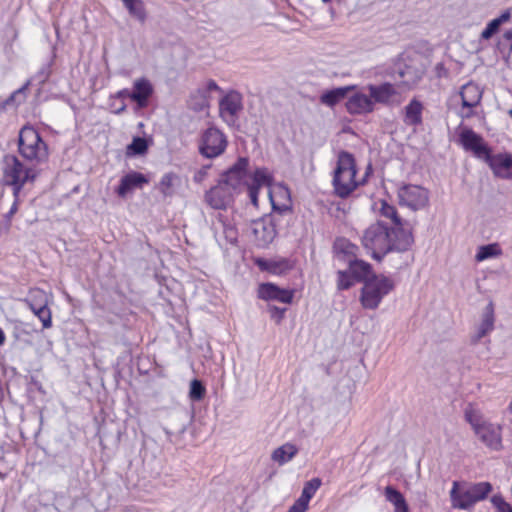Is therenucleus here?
<instances>
[{
    "label": "nucleus",
    "instance_id": "1",
    "mask_svg": "<svg viewBox=\"0 0 512 512\" xmlns=\"http://www.w3.org/2000/svg\"><path fill=\"white\" fill-rule=\"evenodd\" d=\"M361 242L373 259L381 261L392 251H407L413 244L414 238L413 234L407 232H402L400 235L392 233L385 223L378 221L364 231Z\"/></svg>",
    "mask_w": 512,
    "mask_h": 512
},
{
    "label": "nucleus",
    "instance_id": "2",
    "mask_svg": "<svg viewBox=\"0 0 512 512\" xmlns=\"http://www.w3.org/2000/svg\"><path fill=\"white\" fill-rule=\"evenodd\" d=\"M356 174L357 167L353 154L341 151L338 154L332 179L334 193L337 197L346 199L362 185V182L356 180Z\"/></svg>",
    "mask_w": 512,
    "mask_h": 512
},
{
    "label": "nucleus",
    "instance_id": "3",
    "mask_svg": "<svg viewBox=\"0 0 512 512\" xmlns=\"http://www.w3.org/2000/svg\"><path fill=\"white\" fill-rule=\"evenodd\" d=\"M490 482H459L454 481L450 490L452 507L461 510H471L473 506L485 500L492 492Z\"/></svg>",
    "mask_w": 512,
    "mask_h": 512
},
{
    "label": "nucleus",
    "instance_id": "4",
    "mask_svg": "<svg viewBox=\"0 0 512 512\" xmlns=\"http://www.w3.org/2000/svg\"><path fill=\"white\" fill-rule=\"evenodd\" d=\"M35 165L24 164L15 155H5L3 158V179L6 185L11 186L13 195L19 198V194L28 182H33L37 176Z\"/></svg>",
    "mask_w": 512,
    "mask_h": 512
},
{
    "label": "nucleus",
    "instance_id": "5",
    "mask_svg": "<svg viewBox=\"0 0 512 512\" xmlns=\"http://www.w3.org/2000/svg\"><path fill=\"white\" fill-rule=\"evenodd\" d=\"M18 151L32 165L42 163L48 157L46 143L39 132L30 125L23 126L19 131Z\"/></svg>",
    "mask_w": 512,
    "mask_h": 512
},
{
    "label": "nucleus",
    "instance_id": "6",
    "mask_svg": "<svg viewBox=\"0 0 512 512\" xmlns=\"http://www.w3.org/2000/svg\"><path fill=\"white\" fill-rule=\"evenodd\" d=\"M395 287L393 279L384 274H372L365 281L360 293V303L364 309L375 310L382 299Z\"/></svg>",
    "mask_w": 512,
    "mask_h": 512
},
{
    "label": "nucleus",
    "instance_id": "7",
    "mask_svg": "<svg viewBox=\"0 0 512 512\" xmlns=\"http://www.w3.org/2000/svg\"><path fill=\"white\" fill-rule=\"evenodd\" d=\"M269 195L270 198H272L271 193H269ZM271 203L274 214L259 218L251 223V230L259 247H266L275 239L277 235L276 214L283 215L291 213L289 206H278L273 199H271Z\"/></svg>",
    "mask_w": 512,
    "mask_h": 512
},
{
    "label": "nucleus",
    "instance_id": "8",
    "mask_svg": "<svg viewBox=\"0 0 512 512\" xmlns=\"http://www.w3.org/2000/svg\"><path fill=\"white\" fill-rule=\"evenodd\" d=\"M227 144V138L221 130L216 127H209L200 136L198 151L203 157L213 159L225 152Z\"/></svg>",
    "mask_w": 512,
    "mask_h": 512
},
{
    "label": "nucleus",
    "instance_id": "9",
    "mask_svg": "<svg viewBox=\"0 0 512 512\" xmlns=\"http://www.w3.org/2000/svg\"><path fill=\"white\" fill-rule=\"evenodd\" d=\"M248 167L249 159L239 157L231 167L221 174L219 179L237 193L252 181L253 174L248 172Z\"/></svg>",
    "mask_w": 512,
    "mask_h": 512
},
{
    "label": "nucleus",
    "instance_id": "10",
    "mask_svg": "<svg viewBox=\"0 0 512 512\" xmlns=\"http://www.w3.org/2000/svg\"><path fill=\"white\" fill-rule=\"evenodd\" d=\"M398 199L401 206L412 211L420 210L428 204L429 192L427 189L413 184H406L398 189Z\"/></svg>",
    "mask_w": 512,
    "mask_h": 512
},
{
    "label": "nucleus",
    "instance_id": "11",
    "mask_svg": "<svg viewBox=\"0 0 512 512\" xmlns=\"http://www.w3.org/2000/svg\"><path fill=\"white\" fill-rule=\"evenodd\" d=\"M25 303L34 315L42 322L44 329L52 326L51 310L48 308V301L43 291H31L28 298L25 299Z\"/></svg>",
    "mask_w": 512,
    "mask_h": 512
},
{
    "label": "nucleus",
    "instance_id": "12",
    "mask_svg": "<svg viewBox=\"0 0 512 512\" xmlns=\"http://www.w3.org/2000/svg\"><path fill=\"white\" fill-rule=\"evenodd\" d=\"M479 441L491 451H501L502 443V426L487 421L474 431Z\"/></svg>",
    "mask_w": 512,
    "mask_h": 512
},
{
    "label": "nucleus",
    "instance_id": "13",
    "mask_svg": "<svg viewBox=\"0 0 512 512\" xmlns=\"http://www.w3.org/2000/svg\"><path fill=\"white\" fill-rule=\"evenodd\" d=\"M234 194L232 188L219 179L217 185L206 191L204 198L211 208L221 210L226 209L233 201Z\"/></svg>",
    "mask_w": 512,
    "mask_h": 512
},
{
    "label": "nucleus",
    "instance_id": "14",
    "mask_svg": "<svg viewBox=\"0 0 512 512\" xmlns=\"http://www.w3.org/2000/svg\"><path fill=\"white\" fill-rule=\"evenodd\" d=\"M255 265L263 272L273 275H285L295 266V261L291 258L274 257L270 259L258 257L254 260Z\"/></svg>",
    "mask_w": 512,
    "mask_h": 512
},
{
    "label": "nucleus",
    "instance_id": "15",
    "mask_svg": "<svg viewBox=\"0 0 512 512\" xmlns=\"http://www.w3.org/2000/svg\"><path fill=\"white\" fill-rule=\"evenodd\" d=\"M495 177L512 180V154L508 152L490 154L485 161Z\"/></svg>",
    "mask_w": 512,
    "mask_h": 512
},
{
    "label": "nucleus",
    "instance_id": "16",
    "mask_svg": "<svg viewBox=\"0 0 512 512\" xmlns=\"http://www.w3.org/2000/svg\"><path fill=\"white\" fill-rule=\"evenodd\" d=\"M214 238L219 246L235 245L238 240L237 228L228 220L219 217L212 223Z\"/></svg>",
    "mask_w": 512,
    "mask_h": 512
},
{
    "label": "nucleus",
    "instance_id": "17",
    "mask_svg": "<svg viewBox=\"0 0 512 512\" xmlns=\"http://www.w3.org/2000/svg\"><path fill=\"white\" fill-rule=\"evenodd\" d=\"M460 141L464 149L472 151L477 157H483L485 161L491 154V150L483 138L472 129L463 130L460 134Z\"/></svg>",
    "mask_w": 512,
    "mask_h": 512
},
{
    "label": "nucleus",
    "instance_id": "18",
    "mask_svg": "<svg viewBox=\"0 0 512 512\" xmlns=\"http://www.w3.org/2000/svg\"><path fill=\"white\" fill-rule=\"evenodd\" d=\"M398 87L399 85L383 82L380 84H369L367 90L374 104L390 105L394 102V98L399 95Z\"/></svg>",
    "mask_w": 512,
    "mask_h": 512
},
{
    "label": "nucleus",
    "instance_id": "19",
    "mask_svg": "<svg viewBox=\"0 0 512 512\" xmlns=\"http://www.w3.org/2000/svg\"><path fill=\"white\" fill-rule=\"evenodd\" d=\"M258 296L263 300H273L285 304H290L293 301L294 291L284 289L274 283L267 282L259 285Z\"/></svg>",
    "mask_w": 512,
    "mask_h": 512
},
{
    "label": "nucleus",
    "instance_id": "20",
    "mask_svg": "<svg viewBox=\"0 0 512 512\" xmlns=\"http://www.w3.org/2000/svg\"><path fill=\"white\" fill-rule=\"evenodd\" d=\"M459 95L463 109H467L466 112L461 113V117L469 118L473 114L471 109L476 107L481 101L482 91L477 84L469 82L462 86Z\"/></svg>",
    "mask_w": 512,
    "mask_h": 512
},
{
    "label": "nucleus",
    "instance_id": "21",
    "mask_svg": "<svg viewBox=\"0 0 512 512\" xmlns=\"http://www.w3.org/2000/svg\"><path fill=\"white\" fill-rule=\"evenodd\" d=\"M148 182V178L143 173L131 171L120 179L115 192L119 197L124 198L128 193L134 189H141Z\"/></svg>",
    "mask_w": 512,
    "mask_h": 512
},
{
    "label": "nucleus",
    "instance_id": "22",
    "mask_svg": "<svg viewBox=\"0 0 512 512\" xmlns=\"http://www.w3.org/2000/svg\"><path fill=\"white\" fill-rule=\"evenodd\" d=\"M242 109V96L236 91H230L219 102L220 115L224 119L228 115L232 122L235 121V118Z\"/></svg>",
    "mask_w": 512,
    "mask_h": 512
},
{
    "label": "nucleus",
    "instance_id": "23",
    "mask_svg": "<svg viewBox=\"0 0 512 512\" xmlns=\"http://www.w3.org/2000/svg\"><path fill=\"white\" fill-rule=\"evenodd\" d=\"M381 216L390 219L392 221V226L389 227L392 230V233H397L400 235L402 232H407L408 234H412V228L408 221L403 220L398 212L397 209L387 203L386 201H382L381 203V209H380Z\"/></svg>",
    "mask_w": 512,
    "mask_h": 512
},
{
    "label": "nucleus",
    "instance_id": "24",
    "mask_svg": "<svg viewBox=\"0 0 512 512\" xmlns=\"http://www.w3.org/2000/svg\"><path fill=\"white\" fill-rule=\"evenodd\" d=\"M154 92L151 82L146 78L136 79L133 83V90L131 92V100L134 101L138 108H146L149 99Z\"/></svg>",
    "mask_w": 512,
    "mask_h": 512
},
{
    "label": "nucleus",
    "instance_id": "25",
    "mask_svg": "<svg viewBox=\"0 0 512 512\" xmlns=\"http://www.w3.org/2000/svg\"><path fill=\"white\" fill-rule=\"evenodd\" d=\"M346 109L352 115L371 113L374 110V102L370 95L355 93L346 102Z\"/></svg>",
    "mask_w": 512,
    "mask_h": 512
},
{
    "label": "nucleus",
    "instance_id": "26",
    "mask_svg": "<svg viewBox=\"0 0 512 512\" xmlns=\"http://www.w3.org/2000/svg\"><path fill=\"white\" fill-rule=\"evenodd\" d=\"M270 182H271V178L265 169L257 168L254 171L252 181L245 187L248 190V194H249L251 203L254 206L258 205L259 189L262 186H269Z\"/></svg>",
    "mask_w": 512,
    "mask_h": 512
},
{
    "label": "nucleus",
    "instance_id": "27",
    "mask_svg": "<svg viewBox=\"0 0 512 512\" xmlns=\"http://www.w3.org/2000/svg\"><path fill=\"white\" fill-rule=\"evenodd\" d=\"M346 262L348 263V271L350 272L352 278L355 281L363 282L371 277L373 273L372 266L361 259L358 258H349L346 259Z\"/></svg>",
    "mask_w": 512,
    "mask_h": 512
},
{
    "label": "nucleus",
    "instance_id": "28",
    "mask_svg": "<svg viewBox=\"0 0 512 512\" xmlns=\"http://www.w3.org/2000/svg\"><path fill=\"white\" fill-rule=\"evenodd\" d=\"M494 329V307L490 302L484 309L482 321L477 333L472 337V342L477 343Z\"/></svg>",
    "mask_w": 512,
    "mask_h": 512
},
{
    "label": "nucleus",
    "instance_id": "29",
    "mask_svg": "<svg viewBox=\"0 0 512 512\" xmlns=\"http://www.w3.org/2000/svg\"><path fill=\"white\" fill-rule=\"evenodd\" d=\"M423 109V104L416 98H413L404 109V123L414 127L421 125Z\"/></svg>",
    "mask_w": 512,
    "mask_h": 512
},
{
    "label": "nucleus",
    "instance_id": "30",
    "mask_svg": "<svg viewBox=\"0 0 512 512\" xmlns=\"http://www.w3.org/2000/svg\"><path fill=\"white\" fill-rule=\"evenodd\" d=\"M353 88L354 86H344L324 91L320 96V101L324 105L333 107L342 99H344L347 96L348 92L351 91Z\"/></svg>",
    "mask_w": 512,
    "mask_h": 512
},
{
    "label": "nucleus",
    "instance_id": "31",
    "mask_svg": "<svg viewBox=\"0 0 512 512\" xmlns=\"http://www.w3.org/2000/svg\"><path fill=\"white\" fill-rule=\"evenodd\" d=\"M511 19V11L505 10L499 17L491 20L481 32V39H491L500 29L501 25L508 22Z\"/></svg>",
    "mask_w": 512,
    "mask_h": 512
},
{
    "label": "nucleus",
    "instance_id": "32",
    "mask_svg": "<svg viewBox=\"0 0 512 512\" xmlns=\"http://www.w3.org/2000/svg\"><path fill=\"white\" fill-rule=\"evenodd\" d=\"M386 500L393 504L395 512H409V506L404 496L393 486L385 487Z\"/></svg>",
    "mask_w": 512,
    "mask_h": 512
},
{
    "label": "nucleus",
    "instance_id": "33",
    "mask_svg": "<svg viewBox=\"0 0 512 512\" xmlns=\"http://www.w3.org/2000/svg\"><path fill=\"white\" fill-rule=\"evenodd\" d=\"M297 452L298 449L295 445L286 443L273 451L272 459L282 465L292 460Z\"/></svg>",
    "mask_w": 512,
    "mask_h": 512
},
{
    "label": "nucleus",
    "instance_id": "34",
    "mask_svg": "<svg viewBox=\"0 0 512 512\" xmlns=\"http://www.w3.org/2000/svg\"><path fill=\"white\" fill-rule=\"evenodd\" d=\"M209 98L210 96H207V90H202L199 87L191 94L189 105L191 109L196 112L203 111L205 108L209 107Z\"/></svg>",
    "mask_w": 512,
    "mask_h": 512
},
{
    "label": "nucleus",
    "instance_id": "35",
    "mask_svg": "<svg viewBox=\"0 0 512 512\" xmlns=\"http://www.w3.org/2000/svg\"><path fill=\"white\" fill-rule=\"evenodd\" d=\"M129 14L141 23L146 20V11L142 0H122Z\"/></svg>",
    "mask_w": 512,
    "mask_h": 512
},
{
    "label": "nucleus",
    "instance_id": "36",
    "mask_svg": "<svg viewBox=\"0 0 512 512\" xmlns=\"http://www.w3.org/2000/svg\"><path fill=\"white\" fill-rule=\"evenodd\" d=\"M502 254V250L498 243H490L487 245H482L478 248V251L475 255V259L477 262H482L484 260L498 257Z\"/></svg>",
    "mask_w": 512,
    "mask_h": 512
},
{
    "label": "nucleus",
    "instance_id": "37",
    "mask_svg": "<svg viewBox=\"0 0 512 512\" xmlns=\"http://www.w3.org/2000/svg\"><path fill=\"white\" fill-rule=\"evenodd\" d=\"M464 418L470 424L473 432L478 429L482 424L486 423L482 413L474 408L472 404H469L464 410Z\"/></svg>",
    "mask_w": 512,
    "mask_h": 512
},
{
    "label": "nucleus",
    "instance_id": "38",
    "mask_svg": "<svg viewBox=\"0 0 512 512\" xmlns=\"http://www.w3.org/2000/svg\"><path fill=\"white\" fill-rule=\"evenodd\" d=\"M398 74L401 78V82L398 85L405 86L406 88H411L421 78L418 71L409 66H406L403 70L399 69Z\"/></svg>",
    "mask_w": 512,
    "mask_h": 512
},
{
    "label": "nucleus",
    "instance_id": "39",
    "mask_svg": "<svg viewBox=\"0 0 512 512\" xmlns=\"http://www.w3.org/2000/svg\"><path fill=\"white\" fill-rule=\"evenodd\" d=\"M148 150L147 140L143 137L136 136L132 142L127 146V154L130 156L143 155Z\"/></svg>",
    "mask_w": 512,
    "mask_h": 512
},
{
    "label": "nucleus",
    "instance_id": "40",
    "mask_svg": "<svg viewBox=\"0 0 512 512\" xmlns=\"http://www.w3.org/2000/svg\"><path fill=\"white\" fill-rule=\"evenodd\" d=\"M178 179V176L175 173H166L162 176L159 182V190L165 197H170L173 195L174 190V182Z\"/></svg>",
    "mask_w": 512,
    "mask_h": 512
},
{
    "label": "nucleus",
    "instance_id": "41",
    "mask_svg": "<svg viewBox=\"0 0 512 512\" xmlns=\"http://www.w3.org/2000/svg\"><path fill=\"white\" fill-rule=\"evenodd\" d=\"M335 248L339 254L343 255V260L346 261V259L349 258H357L356 257V251L357 246L350 243L349 241L345 239L338 240L335 244Z\"/></svg>",
    "mask_w": 512,
    "mask_h": 512
},
{
    "label": "nucleus",
    "instance_id": "42",
    "mask_svg": "<svg viewBox=\"0 0 512 512\" xmlns=\"http://www.w3.org/2000/svg\"><path fill=\"white\" fill-rule=\"evenodd\" d=\"M206 393V388L201 380L193 379L190 382L189 397L192 401H200Z\"/></svg>",
    "mask_w": 512,
    "mask_h": 512
},
{
    "label": "nucleus",
    "instance_id": "43",
    "mask_svg": "<svg viewBox=\"0 0 512 512\" xmlns=\"http://www.w3.org/2000/svg\"><path fill=\"white\" fill-rule=\"evenodd\" d=\"M337 276V288L339 290H348L353 286L354 279L348 270H339Z\"/></svg>",
    "mask_w": 512,
    "mask_h": 512
},
{
    "label": "nucleus",
    "instance_id": "44",
    "mask_svg": "<svg viewBox=\"0 0 512 512\" xmlns=\"http://www.w3.org/2000/svg\"><path fill=\"white\" fill-rule=\"evenodd\" d=\"M497 47L501 53H505L507 57H510L512 54V30H507L504 32L501 40H499Z\"/></svg>",
    "mask_w": 512,
    "mask_h": 512
},
{
    "label": "nucleus",
    "instance_id": "45",
    "mask_svg": "<svg viewBox=\"0 0 512 512\" xmlns=\"http://www.w3.org/2000/svg\"><path fill=\"white\" fill-rule=\"evenodd\" d=\"M497 512H512V506L506 502L501 494L493 495L490 499Z\"/></svg>",
    "mask_w": 512,
    "mask_h": 512
},
{
    "label": "nucleus",
    "instance_id": "46",
    "mask_svg": "<svg viewBox=\"0 0 512 512\" xmlns=\"http://www.w3.org/2000/svg\"><path fill=\"white\" fill-rule=\"evenodd\" d=\"M322 482L320 478H313L304 484L302 492L312 498L320 488Z\"/></svg>",
    "mask_w": 512,
    "mask_h": 512
},
{
    "label": "nucleus",
    "instance_id": "47",
    "mask_svg": "<svg viewBox=\"0 0 512 512\" xmlns=\"http://www.w3.org/2000/svg\"><path fill=\"white\" fill-rule=\"evenodd\" d=\"M211 167H212L211 164H206V165H203L198 170H196L193 175V181L197 184L203 183L207 179L208 173H209V170L211 169Z\"/></svg>",
    "mask_w": 512,
    "mask_h": 512
},
{
    "label": "nucleus",
    "instance_id": "48",
    "mask_svg": "<svg viewBox=\"0 0 512 512\" xmlns=\"http://www.w3.org/2000/svg\"><path fill=\"white\" fill-rule=\"evenodd\" d=\"M268 310L270 312V316L272 319H274L277 323L281 322V320L284 317V314L286 312V308L269 305Z\"/></svg>",
    "mask_w": 512,
    "mask_h": 512
},
{
    "label": "nucleus",
    "instance_id": "49",
    "mask_svg": "<svg viewBox=\"0 0 512 512\" xmlns=\"http://www.w3.org/2000/svg\"><path fill=\"white\" fill-rule=\"evenodd\" d=\"M26 86H27V85H25L24 87H22V88L18 89L17 91L13 92V93H12V94H11V95L6 99V100H5V102L1 103V104H0V112H2V111L5 109V106H6V105H10V104L14 101L15 97H16L18 94L22 93V92L26 89Z\"/></svg>",
    "mask_w": 512,
    "mask_h": 512
},
{
    "label": "nucleus",
    "instance_id": "50",
    "mask_svg": "<svg viewBox=\"0 0 512 512\" xmlns=\"http://www.w3.org/2000/svg\"><path fill=\"white\" fill-rule=\"evenodd\" d=\"M202 90H207V96L213 91H221L220 87L214 80H209L204 87H200Z\"/></svg>",
    "mask_w": 512,
    "mask_h": 512
},
{
    "label": "nucleus",
    "instance_id": "51",
    "mask_svg": "<svg viewBox=\"0 0 512 512\" xmlns=\"http://www.w3.org/2000/svg\"><path fill=\"white\" fill-rule=\"evenodd\" d=\"M311 499L312 498L302 492L300 497L295 502L298 504V506L307 510Z\"/></svg>",
    "mask_w": 512,
    "mask_h": 512
},
{
    "label": "nucleus",
    "instance_id": "52",
    "mask_svg": "<svg viewBox=\"0 0 512 512\" xmlns=\"http://www.w3.org/2000/svg\"><path fill=\"white\" fill-rule=\"evenodd\" d=\"M131 92L129 89H122V90H119L114 96H112L114 99H121L122 101L125 99V98H130L131 99Z\"/></svg>",
    "mask_w": 512,
    "mask_h": 512
},
{
    "label": "nucleus",
    "instance_id": "53",
    "mask_svg": "<svg viewBox=\"0 0 512 512\" xmlns=\"http://www.w3.org/2000/svg\"><path fill=\"white\" fill-rule=\"evenodd\" d=\"M15 200L10 208V210L6 213L5 218L7 221H10L13 215L18 211V198L14 197Z\"/></svg>",
    "mask_w": 512,
    "mask_h": 512
},
{
    "label": "nucleus",
    "instance_id": "54",
    "mask_svg": "<svg viewBox=\"0 0 512 512\" xmlns=\"http://www.w3.org/2000/svg\"><path fill=\"white\" fill-rule=\"evenodd\" d=\"M114 107V110H113V113L116 114V115H120L122 114L123 112L126 111V104L122 101L121 104L119 106H115V105H112Z\"/></svg>",
    "mask_w": 512,
    "mask_h": 512
},
{
    "label": "nucleus",
    "instance_id": "55",
    "mask_svg": "<svg viewBox=\"0 0 512 512\" xmlns=\"http://www.w3.org/2000/svg\"><path fill=\"white\" fill-rule=\"evenodd\" d=\"M306 509L304 508H301L300 506H298V504L296 502H294V504L288 509L287 512H305Z\"/></svg>",
    "mask_w": 512,
    "mask_h": 512
},
{
    "label": "nucleus",
    "instance_id": "56",
    "mask_svg": "<svg viewBox=\"0 0 512 512\" xmlns=\"http://www.w3.org/2000/svg\"><path fill=\"white\" fill-rule=\"evenodd\" d=\"M371 171H372V167H371V164H369V165H368V167H367V170H366V172H365V176H364V178L360 181V182H362V185L365 183L366 178L369 176V174L371 173Z\"/></svg>",
    "mask_w": 512,
    "mask_h": 512
},
{
    "label": "nucleus",
    "instance_id": "57",
    "mask_svg": "<svg viewBox=\"0 0 512 512\" xmlns=\"http://www.w3.org/2000/svg\"><path fill=\"white\" fill-rule=\"evenodd\" d=\"M5 340H6V336H5V333L4 331L2 330V328H0V346L3 345L5 343Z\"/></svg>",
    "mask_w": 512,
    "mask_h": 512
},
{
    "label": "nucleus",
    "instance_id": "58",
    "mask_svg": "<svg viewBox=\"0 0 512 512\" xmlns=\"http://www.w3.org/2000/svg\"><path fill=\"white\" fill-rule=\"evenodd\" d=\"M508 409L512 413V402L509 404Z\"/></svg>",
    "mask_w": 512,
    "mask_h": 512
},
{
    "label": "nucleus",
    "instance_id": "59",
    "mask_svg": "<svg viewBox=\"0 0 512 512\" xmlns=\"http://www.w3.org/2000/svg\"><path fill=\"white\" fill-rule=\"evenodd\" d=\"M508 114L510 115V117L512 118V109L509 110Z\"/></svg>",
    "mask_w": 512,
    "mask_h": 512
},
{
    "label": "nucleus",
    "instance_id": "60",
    "mask_svg": "<svg viewBox=\"0 0 512 512\" xmlns=\"http://www.w3.org/2000/svg\"><path fill=\"white\" fill-rule=\"evenodd\" d=\"M324 3H329L331 0H322Z\"/></svg>",
    "mask_w": 512,
    "mask_h": 512
}]
</instances>
